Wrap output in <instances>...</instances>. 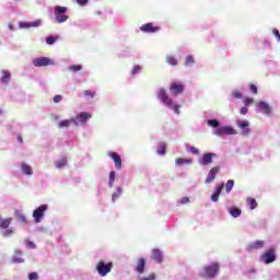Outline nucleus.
Listing matches in <instances>:
<instances>
[{"label": "nucleus", "mask_w": 280, "mask_h": 280, "mask_svg": "<svg viewBox=\"0 0 280 280\" xmlns=\"http://www.w3.org/2000/svg\"><path fill=\"white\" fill-rule=\"evenodd\" d=\"M67 8L56 5L55 7V19L57 23H66V21H69V15H66Z\"/></svg>", "instance_id": "7ed1b4c3"}, {"label": "nucleus", "mask_w": 280, "mask_h": 280, "mask_svg": "<svg viewBox=\"0 0 280 280\" xmlns=\"http://www.w3.org/2000/svg\"><path fill=\"white\" fill-rule=\"evenodd\" d=\"M93 116L86 112H82L81 114L77 115L75 118H72V121L74 126H80V124H86L89 119H91Z\"/></svg>", "instance_id": "6e6552de"}, {"label": "nucleus", "mask_w": 280, "mask_h": 280, "mask_svg": "<svg viewBox=\"0 0 280 280\" xmlns=\"http://www.w3.org/2000/svg\"><path fill=\"white\" fill-rule=\"evenodd\" d=\"M220 272V265L212 262L203 267V270L199 273L202 279H213Z\"/></svg>", "instance_id": "f03ea898"}, {"label": "nucleus", "mask_w": 280, "mask_h": 280, "mask_svg": "<svg viewBox=\"0 0 280 280\" xmlns=\"http://www.w3.org/2000/svg\"><path fill=\"white\" fill-rule=\"evenodd\" d=\"M77 3L79 5H86L89 3V0H77Z\"/></svg>", "instance_id": "603ef678"}, {"label": "nucleus", "mask_w": 280, "mask_h": 280, "mask_svg": "<svg viewBox=\"0 0 280 280\" xmlns=\"http://www.w3.org/2000/svg\"><path fill=\"white\" fill-rule=\"evenodd\" d=\"M277 260V253L275 252V248L267 249L261 256L260 261H264V264H272Z\"/></svg>", "instance_id": "39448f33"}, {"label": "nucleus", "mask_w": 280, "mask_h": 280, "mask_svg": "<svg viewBox=\"0 0 280 280\" xmlns=\"http://www.w3.org/2000/svg\"><path fill=\"white\" fill-rule=\"evenodd\" d=\"M220 174V166H214L210 170L208 173V176L206 178V184L209 185L210 183H213L215 180V176Z\"/></svg>", "instance_id": "ddd939ff"}, {"label": "nucleus", "mask_w": 280, "mask_h": 280, "mask_svg": "<svg viewBox=\"0 0 280 280\" xmlns=\"http://www.w3.org/2000/svg\"><path fill=\"white\" fill-rule=\"evenodd\" d=\"M187 202H189V197H183L180 200L182 205H187Z\"/></svg>", "instance_id": "5fc2aeb1"}, {"label": "nucleus", "mask_w": 280, "mask_h": 280, "mask_svg": "<svg viewBox=\"0 0 280 280\" xmlns=\"http://www.w3.org/2000/svg\"><path fill=\"white\" fill-rule=\"evenodd\" d=\"M166 61L172 67H176V65H178V60H176L174 56H167Z\"/></svg>", "instance_id": "473e14b6"}, {"label": "nucleus", "mask_w": 280, "mask_h": 280, "mask_svg": "<svg viewBox=\"0 0 280 280\" xmlns=\"http://www.w3.org/2000/svg\"><path fill=\"white\" fill-rule=\"evenodd\" d=\"M266 243L264 241H256L254 243H250L247 245V250L253 252V250H259V248H264V245Z\"/></svg>", "instance_id": "a211bd4d"}, {"label": "nucleus", "mask_w": 280, "mask_h": 280, "mask_svg": "<svg viewBox=\"0 0 280 280\" xmlns=\"http://www.w3.org/2000/svg\"><path fill=\"white\" fill-rule=\"evenodd\" d=\"M229 213L232 218H240L242 215V210L237 207L229 208Z\"/></svg>", "instance_id": "5701e85b"}, {"label": "nucleus", "mask_w": 280, "mask_h": 280, "mask_svg": "<svg viewBox=\"0 0 280 280\" xmlns=\"http://www.w3.org/2000/svg\"><path fill=\"white\" fill-rule=\"evenodd\" d=\"M192 163H194L192 159L178 158L175 160V165H177V167H180V165H191Z\"/></svg>", "instance_id": "aec40b11"}, {"label": "nucleus", "mask_w": 280, "mask_h": 280, "mask_svg": "<svg viewBox=\"0 0 280 280\" xmlns=\"http://www.w3.org/2000/svg\"><path fill=\"white\" fill-rule=\"evenodd\" d=\"M54 102H55V104H58V102H62V96L61 95H55L54 96Z\"/></svg>", "instance_id": "8fccbe9b"}, {"label": "nucleus", "mask_w": 280, "mask_h": 280, "mask_svg": "<svg viewBox=\"0 0 280 280\" xmlns=\"http://www.w3.org/2000/svg\"><path fill=\"white\" fill-rule=\"evenodd\" d=\"M237 127L241 128L242 135L244 137L250 135V128H248V126H250V124L247 120H237L236 122Z\"/></svg>", "instance_id": "4468645a"}, {"label": "nucleus", "mask_w": 280, "mask_h": 280, "mask_svg": "<svg viewBox=\"0 0 280 280\" xmlns=\"http://www.w3.org/2000/svg\"><path fill=\"white\" fill-rule=\"evenodd\" d=\"M158 97L162 102V104H164V106H167V108H171L172 110H174L176 115H180V105L174 103V100L170 97L165 89H160L158 91Z\"/></svg>", "instance_id": "f257e3e1"}, {"label": "nucleus", "mask_w": 280, "mask_h": 280, "mask_svg": "<svg viewBox=\"0 0 280 280\" xmlns=\"http://www.w3.org/2000/svg\"><path fill=\"white\" fill-rule=\"evenodd\" d=\"M218 137H224L225 135H237V131L232 127H221L214 131Z\"/></svg>", "instance_id": "9b49d317"}, {"label": "nucleus", "mask_w": 280, "mask_h": 280, "mask_svg": "<svg viewBox=\"0 0 280 280\" xmlns=\"http://www.w3.org/2000/svg\"><path fill=\"white\" fill-rule=\"evenodd\" d=\"M34 67H51L54 61L47 57H39L33 60Z\"/></svg>", "instance_id": "1a4fd4ad"}, {"label": "nucleus", "mask_w": 280, "mask_h": 280, "mask_svg": "<svg viewBox=\"0 0 280 280\" xmlns=\"http://www.w3.org/2000/svg\"><path fill=\"white\" fill-rule=\"evenodd\" d=\"M158 154H160L161 156H165L166 152H167V144L165 142H160L159 147H158Z\"/></svg>", "instance_id": "b1692460"}, {"label": "nucleus", "mask_w": 280, "mask_h": 280, "mask_svg": "<svg viewBox=\"0 0 280 280\" xmlns=\"http://www.w3.org/2000/svg\"><path fill=\"white\" fill-rule=\"evenodd\" d=\"M14 264H23V258H13Z\"/></svg>", "instance_id": "4d7b16f0"}, {"label": "nucleus", "mask_w": 280, "mask_h": 280, "mask_svg": "<svg viewBox=\"0 0 280 280\" xmlns=\"http://www.w3.org/2000/svg\"><path fill=\"white\" fill-rule=\"evenodd\" d=\"M40 25V21H35L33 23H20V27H38Z\"/></svg>", "instance_id": "7c9ffc66"}, {"label": "nucleus", "mask_w": 280, "mask_h": 280, "mask_svg": "<svg viewBox=\"0 0 280 280\" xmlns=\"http://www.w3.org/2000/svg\"><path fill=\"white\" fill-rule=\"evenodd\" d=\"M26 246L28 248H36V244H34V242H32V241H26Z\"/></svg>", "instance_id": "3c124183"}, {"label": "nucleus", "mask_w": 280, "mask_h": 280, "mask_svg": "<svg viewBox=\"0 0 280 280\" xmlns=\"http://www.w3.org/2000/svg\"><path fill=\"white\" fill-rule=\"evenodd\" d=\"M18 141H19V143H23V137L22 136H18Z\"/></svg>", "instance_id": "13d9d810"}, {"label": "nucleus", "mask_w": 280, "mask_h": 280, "mask_svg": "<svg viewBox=\"0 0 280 280\" xmlns=\"http://www.w3.org/2000/svg\"><path fill=\"white\" fill-rule=\"evenodd\" d=\"M144 270H145V259L139 258L136 265V272H138L139 275H143Z\"/></svg>", "instance_id": "6ab92c4d"}, {"label": "nucleus", "mask_w": 280, "mask_h": 280, "mask_svg": "<svg viewBox=\"0 0 280 280\" xmlns=\"http://www.w3.org/2000/svg\"><path fill=\"white\" fill-rule=\"evenodd\" d=\"M272 32H273V35L276 36L277 40H280L279 30L275 28Z\"/></svg>", "instance_id": "864d4df0"}, {"label": "nucleus", "mask_w": 280, "mask_h": 280, "mask_svg": "<svg viewBox=\"0 0 280 280\" xmlns=\"http://www.w3.org/2000/svg\"><path fill=\"white\" fill-rule=\"evenodd\" d=\"M108 156L114 160L116 170H121V156L117 152H109Z\"/></svg>", "instance_id": "2eb2a0df"}, {"label": "nucleus", "mask_w": 280, "mask_h": 280, "mask_svg": "<svg viewBox=\"0 0 280 280\" xmlns=\"http://www.w3.org/2000/svg\"><path fill=\"white\" fill-rule=\"evenodd\" d=\"M22 172L24 174H27L28 176H32V174H34V172L32 171V166L27 164H22Z\"/></svg>", "instance_id": "c756f323"}, {"label": "nucleus", "mask_w": 280, "mask_h": 280, "mask_svg": "<svg viewBox=\"0 0 280 280\" xmlns=\"http://www.w3.org/2000/svg\"><path fill=\"white\" fill-rule=\"evenodd\" d=\"M30 280H38V272H31L28 273Z\"/></svg>", "instance_id": "37998d69"}, {"label": "nucleus", "mask_w": 280, "mask_h": 280, "mask_svg": "<svg viewBox=\"0 0 280 280\" xmlns=\"http://www.w3.org/2000/svg\"><path fill=\"white\" fill-rule=\"evenodd\" d=\"M140 71H141V66H135L131 71V75H137V73H139Z\"/></svg>", "instance_id": "79ce46f5"}, {"label": "nucleus", "mask_w": 280, "mask_h": 280, "mask_svg": "<svg viewBox=\"0 0 280 280\" xmlns=\"http://www.w3.org/2000/svg\"><path fill=\"white\" fill-rule=\"evenodd\" d=\"M114 183H115V171H112L109 173V182H108L109 187H113Z\"/></svg>", "instance_id": "e433bc0d"}, {"label": "nucleus", "mask_w": 280, "mask_h": 280, "mask_svg": "<svg viewBox=\"0 0 280 280\" xmlns=\"http://www.w3.org/2000/svg\"><path fill=\"white\" fill-rule=\"evenodd\" d=\"M247 205L249 209H257V200L255 198H247Z\"/></svg>", "instance_id": "2f4dec72"}, {"label": "nucleus", "mask_w": 280, "mask_h": 280, "mask_svg": "<svg viewBox=\"0 0 280 280\" xmlns=\"http://www.w3.org/2000/svg\"><path fill=\"white\" fill-rule=\"evenodd\" d=\"M83 95H84V97H91V98H93V97H95V92H93V91H91V90H85V91L83 92Z\"/></svg>", "instance_id": "58836bf2"}, {"label": "nucleus", "mask_w": 280, "mask_h": 280, "mask_svg": "<svg viewBox=\"0 0 280 280\" xmlns=\"http://www.w3.org/2000/svg\"><path fill=\"white\" fill-rule=\"evenodd\" d=\"M121 194H122L121 187H117L116 191L112 195L113 202H115V200H117V198H119Z\"/></svg>", "instance_id": "72a5a7b5"}, {"label": "nucleus", "mask_w": 280, "mask_h": 280, "mask_svg": "<svg viewBox=\"0 0 280 280\" xmlns=\"http://www.w3.org/2000/svg\"><path fill=\"white\" fill-rule=\"evenodd\" d=\"M156 279V277L154 276V273H150L148 277H143L140 280H154Z\"/></svg>", "instance_id": "de8ad7c7"}, {"label": "nucleus", "mask_w": 280, "mask_h": 280, "mask_svg": "<svg viewBox=\"0 0 280 280\" xmlns=\"http://www.w3.org/2000/svg\"><path fill=\"white\" fill-rule=\"evenodd\" d=\"M194 62H195L194 56L190 55L186 58L185 67H189V65H194Z\"/></svg>", "instance_id": "4c0bfd02"}, {"label": "nucleus", "mask_w": 280, "mask_h": 280, "mask_svg": "<svg viewBox=\"0 0 280 280\" xmlns=\"http://www.w3.org/2000/svg\"><path fill=\"white\" fill-rule=\"evenodd\" d=\"M224 189V184H221L215 187L214 194L211 195L212 202H218L220 200V194H222V190Z\"/></svg>", "instance_id": "f3484780"}, {"label": "nucleus", "mask_w": 280, "mask_h": 280, "mask_svg": "<svg viewBox=\"0 0 280 280\" xmlns=\"http://www.w3.org/2000/svg\"><path fill=\"white\" fill-rule=\"evenodd\" d=\"M152 259L153 261H158V264H161V261H163V253H161L160 249H153Z\"/></svg>", "instance_id": "4be33fe9"}, {"label": "nucleus", "mask_w": 280, "mask_h": 280, "mask_svg": "<svg viewBox=\"0 0 280 280\" xmlns=\"http://www.w3.org/2000/svg\"><path fill=\"white\" fill-rule=\"evenodd\" d=\"M69 71H72L73 73H75L78 71H82V66H80V65L70 66Z\"/></svg>", "instance_id": "f704fd0d"}, {"label": "nucleus", "mask_w": 280, "mask_h": 280, "mask_svg": "<svg viewBox=\"0 0 280 280\" xmlns=\"http://www.w3.org/2000/svg\"><path fill=\"white\" fill-rule=\"evenodd\" d=\"M208 125H210L212 128H218V126H220V121L217 119H210L208 120Z\"/></svg>", "instance_id": "ea45409f"}, {"label": "nucleus", "mask_w": 280, "mask_h": 280, "mask_svg": "<svg viewBox=\"0 0 280 280\" xmlns=\"http://www.w3.org/2000/svg\"><path fill=\"white\" fill-rule=\"evenodd\" d=\"M3 237H10L12 235H14V230L11 229H7L5 231L2 232Z\"/></svg>", "instance_id": "c9c22d12"}, {"label": "nucleus", "mask_w": 280, "mask_h": 280, "mask_svg": "<svg viewBox=\"0 0 280 280\" xmlns=\"http://www.w3.org/2000/svg\"><path fill=\"white\" fill-rule=\"evenodd\" d=\"M55 165L58 170H62V167H66L67 165V159H61L55 162Z\"/></svg>", "instance_id": "c85d7f7f"}, {"label": "nucleus", "mask_w": 280, "mask_h": 280, "mask_svg": "<svg viewBox=\"0 0 280 280\" xmlns=\"http://www.w3.org/2000/svg\"><path fill=\"white\" fill-rule=\"evenodd\" d=\"M15 219L18 222H21V224H27V217L23 214L20 210L14 211Z\"/></svg>", "instance_id": "412c9836"}, {"label": "nucleus", "mask_w": 280, "mask_h": 280, "mask_svg": "<svg viewBox=\"0 0 280 280\" xmlns=\"http://www.w3.org/2000/svg\"><path fill=\"white\" fill-rule=\"evenodd\" d=\"M58 40V37L49 36L46 38L47 45H54Z\"/></svg>", "instance_id": "a19ab883"}, {"label": "nucleus", "mask_w": 280, "mask_h": 280, "mask_svg": "<svg viewBox=\"0 0 280 280\" xmlns=\"http://www.w3.org/2000/svg\"><path fill=\"white\" fill-rule=\"evenodd\" d=\"M113 270V262H104L103 260L98 261L96 265V272L100 277H106Z\"/></svg>", "instance_id": "20e7f679"}, {"label": "nucleus", "mask_w": 280, "mask_h": 280, "mask_svg": "<svg viewBox=\"0 0 280 280\" xmlns=\"http://www.w3.org/2000/svg\"><path fill=\"white\" fill-rule=\"evenodd\" d=\"M253 102H254V100L250 98V97H247V98L244 100L245 106H250V104H253Z\"/></svg>", "instance_id": "09e8293b"}, {"label": "nucleus", "mask_w": 280, "mask_h": 280, "mask_svg": "<svg viewBox=\"0 0 280 280\" xmlns=\"http://www.w3.org/2000/svg\"><path fill=\"white\" fill-rule=\"evenodd\" d=\"M13 219L12 218H7L0 221V229H10V224H12Z\"/></svg>", "instance_id": "393cba45"}, {"label": "nucleus", "mask_w": 280, "mask_h": 280, "mask_svg": "<svg viewBox=\"0 0 280 280\" xmlns=\"http://www.w3.org/2000/svg\"><path fill=\"white\" fill-rule=\"evenodd\" d=\"M45 211H47V205H42L34 210L33 218L36 224L43 222V218H45Z\"/></svg>", "instance_id": "0eeeda50"}, {"label": "nucleus", "mask_w": 280, "mask_h": 280, "mask_svg": "<svg viewBox=\"0 0 280 280\" xmlns=\"http://www.w3.org/2000/svg\"><path fill=\"white\" fill-rule=\"evenodd\" d=\"M233 187H235V180L233 179L228 180L225 184V191L228 194H231V191L233 190Z\"/></svg>", "instance_id": "cd10ccee"}, {"label": "nucleus", "mask_w": 280, "mask_h": 280, "mask_svg": "<svg viewBox=\"0 0 280 280\" xmlns=\"http://www.w3.org/2000/svg\"><path fill=\"white\" fill-rule=\"evenodd\" d=\"M10 78H12V74L10 73V71H2V78H1V82L3 84H8L10 82Z\"/></svg>", "instance_id": "a878e982"}, {"label": "nucleus", "mask_w": 280, "mask_h": 280, "mask_svg": "<svg viewBox=\"0 0 280 280\" xmlns=\"http://www.w3.org/2000/svg\"><path fill=\"white\" fill-rule=\"evenodd\" d=\"M170 93L173 94L175 97L178 95H183V93H185V84L180 82H172L170 84Z\"/></svg>", "instance_id": "423d86ee"}, {"label": "nucleus", "mask_w": 280, "mask_h": 280, "mask_svg": "<svg viewBox=\"0 0 280 280\" xmlns=\"http://www.w3.org/2000/svg\"><path fill=\"white\" fill-rule=\"evenodd\" d=\"M140 30H141V32H144L145 34H155V32H159L161 30V27L154 26V24H152V23H147V24H143L140 27Z\"/></svg>", "instance_id": "f8f14e48"}, {"label": "nucleus", "mask_w": 280, "mask_h": 280, "mask_svg": "<svg viewBox=\"0 0 280 280\" xmlns=\"http://www.w3.org/2000/svg\"><path fill=\"white\" fill-rule=\"evenodd\" d=\"M71 124H73V118L69 120H61L60 122H58V128H69Z\"/></svg>", "instance_id": "bb28decb"}, {"label": "nucleus", "mask_w": 280, "mask_h": 280, "mask_svg": "<svg viewBox=\"0 0 280 280\" xmlns=\"http://www.w3.org/2000/svg\"><path fill=\"white\" fill-rule=\"evenodd\" d=\"M258 107L260 108L261 113H264V115H267V116L272 115V107H270L268 103L259 102Z\"/></svg>", "instance_id": "dca6fc26"}, {"label": "nucleus", "mask_w": 280, "mask_h": 280, "mask_svg": "<svg viewBox=\"0 0 280 280\" xmlns=\"http://www.w3.org/2000/svg\"><path fill=\"white\" fill-rule=\"evenodd\" d=\"M233 97H235L236 100H242V93L237 90H235L233 93H232Z\"/></svg>", "instance_id": "c03bdc74"}, {"label": "nucleus", "mask_w": 280, "mask_h": 280, "mask_svg": "<svg viewBox=\"0 0 280 280\" xmlns=\"http://www.w3.org/2000/svg\"><path fill=\"white\" fill-rule=\"evenodd\" d=\"M248 113V108L247 107H242L241 108V115H246Z\"/></svg>", "instance_id": "6e6d98bb"}, {"label": "nucleus", "mask_w": 280, "mask_h": 280, "mask_svg": "<svg viewBox=\"0 0 280 280\" xmlns=\"http://www.w3.org/2000/svg\"><path fill=\"white\" fill-rule=\"evenodd\" d=\"M190 153L195 154V155H198V154H200V150H198V148H196V147H191L190 148Z\"/></svg>", "instance_id": "a18cd8bd"}, {"label": "nucleus", "mask_w": 280, "mask_h": 280, "mask_svg": "<svg viewBox=\"0 0 280 280\" xmlns=\"http://www.w3.org/2000/svg\"><path fill=\"white\" fill-rule=\"evenodd\" d=\"M218 156L215 153H205L200 159H199V164L200 165H211L213 163V159Z\"/></svg>", "instance_id": "9d476101"}, {"label": "nucleus", "mask_w": 280, "mask_h": 280, "mask_svg": "<svg viewBox=\"0 0 280 280\" xmlns=\"http://www.w3.org/2000/svg\"><path fill=\"white\" fill-rule=\"evenodd\" d=\"M249 89H250L252 93H254V95H257V85L252 83V84H249Z\"/></svg>", "instance_id": "49530a36"}]
</instances>
